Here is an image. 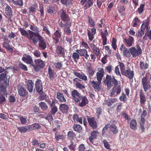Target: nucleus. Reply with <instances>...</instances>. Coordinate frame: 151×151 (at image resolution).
Listing matches in <instances>:
<instances>
[{
  "mask_svg": "<svg viewBox=\"0 0 151 151\" xmlns=\"http://www.w3.org/2000/svg\"><path fill=\"white\" fill-rule=\"evenodd\" d=\"M58 17L62 21L59 23V26L62 28L64 27L63 32L66 35H69L71 33L70 27L71 26V20L69 14L63 9L60 10L58 14Z\"/></svg>",
  "mask_w": 151,
  "mask_h": 151,
  "instance_id": "obj_1",
  "label": "nucleus"
},
{
  "mask_svg": "<svg viewBox=\"0 0 151 151\" xmlns=\"http://www.w3.org/2000/svg\"><path fill=\"white\" fill-rule=\"evenodd\" d=\"M7 72L5 71L0 74V91L3 92L5 95L7 94L6 90L9 85V81H7Z\"/></svg>",
  "mask_w": 151,
  "mask_h": 151,
  "instance_id": "obj_2",
  "label": "nucleus"
},
{
  "mask_svg": "<svg viewBox=\"0 0 151 151\" xmlns=\"http://www.w3.org/2000/svg\"><path fill=\"white\" fill-rule=\"evenodd\" d=\"M33 31L35 32H33L30 30L29 31V38L32 40L33 43L35 44L37 42V40L36 39V38L37 37V35H40L39 33L40 31L38 28L35 26L34 27Z\"/></svg>",
  "mask_w": 151,
  "mask_h": 151,
  "instance_id": "obj_3",
  "label": "nucleus"
},
{
  "mask_svg": "<svg viewBox=\"0 0 151 151\" xmlns=\"http://www.w3.org/2000/svg\"><path fill=\"white\" fill-rule=\"evenodd\" d=\"M34 61L35 65L33 64L32 66L33 67L35 70L36 72H38L41 68H43L45 66V62L41 59H35Z\"/></svg>",
  "mask_w": 151,
  "mask_h": 151,
  "instance_id": "obj_4",
  "label": "nucleus"
},
{
  "mask_svg": "<svg viewBox=\"0 0 151 151\" xmlns=\"http://www.w3.org/2000/svg\"><path fill=\"white\" fill-rule=\"evenodd\" d=\"M71 96L73 99L76 103L81 101V99L83 96L77 90L74 89L71 92Z\"/></svg>",
  "mask_w": 151,
  "mask_h": 151,
  "instance_id": "obj_5",
  "label": "nucleus"
},
{
  "mask_svg": "<svg viewBox=\"0 0 151 151\" xmlns=\"http://www.w3.org/2000/svg\"><path fill=\"white\" fill-rule=\"evenodd\" d=\"M71 96L73 99L76 103L81 101V99L83 96L77 90L74 89L71 92Z\"/></svg>",
  "mask_w": 151,
  "mask_h": 151,
  "instance_id": "obj_6",
  "label": "nucleus"
},
{
  "mask_svg": "<svg viewBox=\"0 0 151 151\" xmlns=\"http://www.w3.org/2000/svg\"><path fill=\"white\" fill-rule=\"evenodd\" d=\"M38 40H39L38 46L40 49L43 50L45 49L47 47V43L44 38L40 35H37Z\"/></svg>",
  "mask_w": 151,
  "mask_h": 151,
  "instance_id": "obj_7",
  "label": "nucleus"
},
{
  "mask_svg": "<svg viewBox=\"0 0 151 151\" xmlns=\"http://www.w3.org/2000/svg\"><path fill=\"white\" fill-rule=\"evenodd\" d=\"M142 83L143 85L144 91L146 92L151 88V83L150 81H148L146 77H144L142 79Z\"/></svg>",
  "mask_w": 151,
  "mask_h": 151,
  "instance_id": "obj_8",
  "label": "nucleus"
},
{
  "mask_svg": "<svg viewBox=\"0 0 151 151\" xmlns=\"http://www.w3.org/2000/svg\"><path fill=\"white\" fill-rule=\"evenodd\" d=\"M35 88L36 91L39 93L41 94L43 93V86L42 83L39 79H37L35 83Z\"/></svg>",
  "mask_w": 151,
  "mask_h": 151,
  "instance_id": "obj_9",
  "label": "nucleus"
},
{
  "mask_svg": "<svg viewBox=\"0 0 151 151\" xmlns=\"http://www.w3.org/2000/svg\"><path fill=\"white\" fill-rule=\"evenodd\" d=\"M88 121L89 125L93 129H96L98 127V124L95 118L94 117H90L87 116Z\"/></svg>",
  "mask_w": 151,
  "mask_h": 151,
  "instance_id": "obj_10",
  "label": "nucleus"
},
{
  "mask_svg": "<svg viewBox=\"0 0 151 151\" xmlns=\"http://www.w3.org/2000/svg\"><path fill=\"white\" fill-rule=\"evenodd\" d=\"M122 90V88L120 85L114 86L112 88L110 95L111 97L114 96L116 93L117 95L120 94Z\"/></svg>",
  "mask_w": 151,
  "mask_h": 151,
  "instance_id": "obj_11",
  "label": "nucleus"
},
{
  "mask_svg": "<svg viewBox=\"0 0 151 151\" xmlns=\"http://www.w3.org/2000/svg\"><path fill=\"white\" fill-rule=\"evenodd\" d=\"M76 52L79 53L80 56L84 57L86 60H90L89 55L88 54V51L86 49H82L80 50H77Z\"/></svg>",
  "mask_w": 151,
  "mask_h": 151,
  "instance_id": "obj_12",
  "label": "nucleus"
},
{
  "mask_svg": "<svg viewBox=\"0 0 151 151\" xmlns=\"http://www.w3.org/2000/svg\"><path fill=\"white\" fill-rule=\"evenodd\" d=\"M5 13L8 17V19L12 22V10L10 6L7 5L5 8Z\"/></svg>",
  "mask_w": 151,
  "mask_h": 151,
  "instance_id": "obj_13",
  "label": "nucleus"
},
{
  "mask_svg": "<svg viewBox=\"0 0 151 151\" xmlns=\"http://www.w3.org/2000/svg\"><path fill=\"white\" fill-rule=\"evenodd\" d=\"M122 75L128 77L129 79L131 80L133 78L134 73L133 70H132L128 68L125 70Z\"/></svg>",
  "mask_w": 151,
  "mask_h": 151,
  "instance_id": "obj_14",
  "label": "nucleus"
},
{
  "mask_svg": "<svg viewBox=\"0 0 151 151\" xmlns=\"http://www.w3.org/2000/svg\"><path fill=\"white\" fill-rule=\"evenodd\" d=\"M123 40L126 45L129 47L132 46L134 41V37L130 36L127 38H123Z\"/></svg>",
  "mask_w": 151,
  "mask_h": 151,
  "instance_id": "obj_15",
  "label": "nucleus"
},
{
  "mask_svg": "<svg viewBox=\"0 0 151 151\" xmlns=\"http://www.w3.org/2000/svg\"><path fill=\"white\" fill-rule=\"evenodd\" d=\"M129 50L132 57L134 58L139 56L142 53V52L139 51L138 50H137L134 47H132L129 48Z\"/></svg>",
  "mask_w": 151,
  "mask_h": 151,
  "instance_id": "obj_16",
  "label": "nucleus"
},
{
  "mask_svg": "<svg viewBox=\"0 0 151 151\" xmlns=\"http://www.w3.org/2000/svg\"><path fill=\"white\" fill-rule=\"evenodd\" d=\"M22 60L27 64L31 65L32 66L33 64V60L32 57L29 55L25 54V56H23L22 59Z\"/></svg>",
  "mask_w": 151,
  "mask_h": 151,
  "instance_id": "obj_17",
  "label": "nucleus"
},
{
  "mask_svg": "<svg viewBox=\"0 0 151 151\" xmlns=\"http://www.w3.org/2000/svg\"><path fill=\"white\" fill-rule=\"evenodd\" d=\"M25 86L26 88L30 93H31L33 91L34 83L31 80H29L25 82Z\"/></svg>",
  "mask_w": 151,
  "mask_h": 151,
  "instance_id": "obj_18",
  "label": "nucleus"
},
{
  "mask_svg": "<svg viewBox=\"0 0 151 151\" xmlns=\"http://www.w3.org/2000/svg\"><path fill=\"white\" fill-rule=\"evenodd\" d=\"M98 71V72L96 73V74L97 80L98 81L101 82L105 72L103 69L102 68L99 69Z\"/></svg>",
  "mask_w": 151,
  "mask_h": 151,
  "instance_id": "obj_19",
  "label": "nucleus"
},
{
  "mask_svg": "<svg viewBox=\"0 0 151 151\" xmlns=\"http://www.w3.org/2000/svg\"><path fill=\"white\" fill-rule=\"evenodd\" d=\"M18 87V92L20 96H26L28 95V92L22 86L19 85Z\"/></svg>",
  "mask_w": 151,
  "mask_h": 151,
  "instance_id": "obj_20",
  "label": "nucleus"
},
{
  "mask_svg": "<svg viewBox=\"0 0 151 151\" xmlns=\"http://www.w3.org/2000/svg\"><path fill=\"white\" fill-rule=\"evenodd\" d=\"M91 84L93 88L97 91H99L100 90L101 87V82L98 81L97 82L93 81L91 82Z\"/></svg>",
  "mask_w": 151,
  "mask_h": 151,
  "instance_id": "obj_21",
  "label": "nucleus"
},
{
  "mask_svg": "<svg viewBox=\"0 0 151 151\" xmlns=\"http://www.w3.org/2000/svg\"><path fill=\"white\" fill-rule=\"evenodd\" d=\"M139 96L141 104H144L146 101V98L143 91L142 89L140 91Z\"/></svg>",
  "mask_w": 151,
  "mask_h": 151,
  "instance_id": "obj_22",
  "label": "nucleus"
},
{
  "mask_svg": "<svg viewBox=\"0 0 151 151\" xmlns=\"http://www.w3.org/2000/svg\"><path fill=\"white\" fill-rule=\"evenodd\" d=\"M90 45L93 51L92 53H93L97 56L99 55L100 53V51L99 47H97L93 43L91 44Z\"/></svg>",
  "mask_w": 151,
  "mask_h": 151,
  "instance_id": "obj_23",
  "label": "nucleus"
},
{
  "mask_svg": "<svg viewBox=\"0 0 151 151\" xmlns=\"http://www.w3.org/2000/svg\"><path fill=\"white\" fill-rule=\"evenodd\" d=\"M112 79V78L111 76L107 75L106 79L104 81V83L106 84L108 88L109 89L112 86V84L111 83Z\"/></svg>",
  "mask_w": 151,
  "mask_h": 151,
  "instance_id": "obj_24",
  "label": "nucleus"
},
{
  "mask_svg": "<svg viewBox=\"0 0 151 151\" xmlns=\"http://www.w3.org/2000/svg\"><path fill=\"white\" fill-rule=\"evenodd\" d=\"M56 52L57 54L63 57H64L65 55L64 49L62 47L59 46H57Z\"/></svg>",
  "mask_w": 151,
  "mask_h": 151,
  "instance_id": "obj_25",
  "label": "nucleus"
},
{
  "mask_svg": "<svg viewBox=\"0 0 151 151\" xmlns=\"http://www.w3.org/2000/svg\"><path fill=\"white\" fill-rule=\"evenodd\" d=\"M60 110L63 113L66 114L68 111L69 108L68 106L65 104H60L59 106Z\"/></svg>",
  "mask_w": 151,
  "mask_h": 151,
  "instance_id": "obj_26",
  "label": "nucleus"
},
{
  "mask_svg": "<svg viewBox=\"0 0 151 151\" xmlns=\"http://www.w3.org/2000/svg\"><path fill=\"white\" fill-rule=\"evenodd\" d=\"M78 103L79 106L81 107H83L88 103V100L86 96H83L81 98V101Z\"/></svg>",
  "mask_w": 151,
  "mask_h": 151,
  "instance_id": "obj_27",
  "label": "nucleus"
},
{
  "mask_svg": "<svg viewBox=\"0 0 151 151\" xmlns=\"http://www.w3.org/2000/svg\"><path fill=\"white\" fill-rule=\"evenodd\" d=\"M73 73L75 76L82 80L85 81L87 80V77L83 73H80L78 72L73 71Z\"/></svg>",
  "mask_w": 151,
  "mask_h": 151,
  "instance_id": "obj_28",
  "label": "nucleus"
},
{
  "mask_svg": "<svg viewBox=\"0 0 151 151\" xmlns=\"http://www.w3.org/2000/svg\"><path fill=\"white\" fill-rule=\"evenodd\" d=\"M56 98L60 102H65L66 101V99L63 94L59 92H57Z\"/></svg>",
  "mask_w": 151,
  "mask_h": 151,
  "instance_id": "obj_29",
  "label": "nucleus"
},
{
  "mask_svg": "<svg viewBox=\"0 0 151 151\" xmlns=\"http://www.w3.org/2000/svg\"><path fill=\"white\" fill-rule=\"evenodd\" d=\"M99 134V133L98 131H92L91 133V136L89 137V139L90 142L92 143L93 139L96 138L97 136Z\"/></svg>",
  "mask_w": 151,
  "mask_h": 151,
  "instance_id": "obj_30",
  "label": "nucleus"
},
{
  "mask_svg": "<svg viewBox=\"0 0 151 151\" xmlns=\"http://www.w3.org/2000/svg\"><path fill=\"white\" fill-rule=\"evenodd\" d=\"M17 129L19 132L22 133H25L30 131L29 125L19 127L17 128Z\"/></svg>",
  "mask_w": 151,
  "mask_h": 151,
  "instance_id": "obj_31",
  "label": "nucleus"
},
{
  "mask_svg": "<svg viewBox=\"0 0 151 151\" xmlns=\"http://www.w3.org/2000/svg\"><path fill=\"white\" fill-rule=\"evenodd\" d=\"M55 138L57 141L63 140L64 138V135L59 132L56 131L55 134Z\"/></svg>",
  "mask_w": 151,
  "mask_h": 151,
  "instance_id": "obj_32",
  "label": "nucleus"
},
{
  "mask_svg": "<svg viewBox=\"0 0 151 151\" xmlns=\"http://www.w3.org/2000/svg\"><path fill=\"white\" fill-rule=\"evenodd\" d=\"M48 74L49 79L52 80L55 78V75L56 74V73L50 67H49L48 68Z\"/></svg>",
  "mask_w": 151,
  "mask_h": 151,
  "instance_id": "obj_33",
  "label": "nucleus"
},
{
  "mask_svg": "<svg viewBox=\"0 0 151 151\" xmlns=\"http://www.w3.org/2000/svg\"><path fill=\"white\" fill-rule=\"evenodd\" d=\"M73 119L75 122H78L81 124L83 123V117H79L78 114H74L73 116Z\"/></svg>",
  "mask_w": 151,
  "mask_h": 151,
  "instance_id": "obj_34",
  "label": "nucleus"
},
{
  "mask_svg": "<svg viewBox=\"0 0 151 151\" xmlns=\"http://www.w3.org/2000/svg\"><path fill=\"white\" fill-rule=\"evenodd\" d=\"M47 12L49 14H54L57 12V10L54 6H49L47 9Z\"/></svg>",
  "mask_w": 151,
  "mask_h": 151,
  "instance_id": "obj_35",
  "label": "nucleus"
},
{
  "mask_svg": "<svg viewBox=\"0 0 151 151\" xmlns=\"http://www.w3.org/2000/svg\"><path fill=\"white\" fill-rule=\"evenodd\" d=\"M116 101L117 99L116 98L109 99H108L105 101L104 104L108 106H110L113 103H114Z\"/></svg>",
  "mask_w": 151,
  "mask_h": 151,
  "instance_id": "obj_36",
  "label": "nucleus"
},
{
  "mask_svg": "<svg viewBox=\"0 0 151 151\" xmlns=\"http://www.w3.org/2000/svg\"><path fill=\"white\" fill-rule=\"evenodd\" d=\"M29 127L30 131L33 130L38 129L41 128L40 125L37 123L31 125H29Z\"/></svg>",
  "mask_w": 151,
  "mask_h": 151,
  "instance_id": "obj_37",
  "label": "nucleus"
},
{
  "mask_svg": "<svg viewBox=\"0 0 151 151\" xmlns=\"http://www.w3.org/2000/svg\"><path fill=\"white\" fill-rule=\"evenodd\" d=\"M2 46L6 49L10 51L11 52H13V49L12 47L7 43L4 42L2 44Z\"/></svg>",
  "mask_w": 151,
  "mask_h": 151,
  "instance_id": "obj_38",
  "label": "nucleus"
},
{
  "mask_svg": "<svg viewBox=\"0 0 151 151\" xmlns=\"http://www.w3.org/2000/svg\"><path fill=\"white\" fill-rule=\"evenodd\" d=\"M140 21L137 17H135L133 19L132 24V26L133 27H135L138 26V24L140 22Z\"/></svg>",
  "mask_w": 151,
  "mask_h": 151,
  "instance_id": "obj_39",
  "label": "nucleus"
},
{
  "mask_svg": "<svg viewBox=\"0 0 151 151\" xmlns=\"http://www.w3.org/2000/svg\"><path fill=\"white\" fill-rule=\"evenodd\" d=\"M109 128L113 134H116L118 133V131L116 126L114 124H110Z\"/></svg>",
  "mask_w": 151,
  "mask_h": 151,
  "instance_id": "obj_40",
  "label": "nucleus"
},
{
  "mask_svg": "<svg viewBox=\"0 0 151 151\" xmlns=\"http://www.w3.org/2000/svg\"><path fill=\"white\" fill-rule=\"evenodd\" d=\"M149 24V23L147 20H144L143 22L140 29L144 31L146 29L147 30H148Z\"/></svg>",
  "mask_w": 151,
  "mask_h": 151,
  "instance_id": "obj_41",
  "label": "nucleus"
},
{
  "mask_svg": "<svg viewBox=\"0 0 151 151\" xmlns=\"http://www.w3.org/2000/svg\"><path fill=\"white\" fill-rule=\"evenodd\" d=\"M12 2L13 4L19 7L22 6L23 5V2L22 0H13Z\"/></svg>",
  "mask_w": 151,
  "mask_h": 151,
  "instance_id": "obj_42",
  "label": "nucleus"
},
{
  "mask_svg": "<svg viewBox=\"0 0 151 151\" xmlns=\"http://www.w3.org/2000/svg\"><path fill=\"white\" fill-rule=\"evenodd\" d=\"M73 128L75 131L78 133L80 132L82 129L81 126L78 124H74L73 126Z\"/></svg>",
  "mask_w": 151,
  "mask_h": 151,
  "instance_id": "obj_43",
  "label": "nucleus"
},
{
  "mask_svg": "<svg viewBox=\"0 0 151 151\" xmlns=\"http://www.w3.org/2000/svg\"><path fill=\"white\" fill-rule=\"evenodd\" d=\"M148 64L145 62L140 61L139 64V66L140 68L142 70H145L148 68Z\"/></svg>",
  "mask_w": 151,
  "mask_h": 151,
  "instance_id": "obj_44",
  "label": "nucleus"
},
{
  "mask_svg": "<svg viewBox=\"0 0 151 151\" xmlns=\"http://www.w3.org/2000/svg\"><path fill=\"white\" fill-rule=\"evenodd\" d=\"M19 30L20 32L22 35L28 37L29 36V34L23 28L20 27L19 28Z\"/></svg>",
  "mask_w": 151,
  "mask_h": 151,
  "instance_id": "obj_45",
  "label": "nucleus"
},
{
  "mask_svg": "<svg viewBox=\"0 0 151 151\" xmlns=\"http://www.w3.org/2000/svg\"><path fill=\"white\" fill-rule=\"evenodd\" d=\"M137 122L136 120L132 119L130 122V127L133 130H135L137 126Z\"/></svg>",
  "mask_w": 151,
  "mask_h": 151,
  "instance_id": "obj_46",
  "label": "nucleus"
},
{
  "mask_svg": "<svg viewBox=\"0 0 151 151\" xmlns=\"http://www.w3.org/2000/svg\"><path fill=\"white\" fill-rule=\"evenodd\" d=\"M84 6V9L86 10L92 6L93 4V0H88Z\"/></svg>",
  "mask_w": 151,
  "mask_h": 151,
  "instance_id": "obj_47",
  "label": "nucleus"
},
{
  "mask_svg": "<svg viewBox=\"0 0 151 151\" xmlns=\"http://www.w3.org/2000/svg\"><path fill=\"white\" fill-rule=\"evenodd\" d=\"M80 55L79 53L77 52L73 53L72 57L75 62L77 63L78 62V60L80 59Z\"/></svg>",
  "mask_w": 151,
  "mask_h": 151,
  "instance_id": "obj_48",
  "label": "nucleus"
},
{
  "mask_svg": "<svg viewBox=\"0 0 151 151\" xmlns=\"http://www.w3.org/2000/svg\"><path fill=\"white\" fill-rule=\"evenodd\" d=\"M145 6V4H141L140 5L139 7L138 8L137 11L139 14L141 15L143 14L145 10L144 8Z\"/></svg>",
  "mask_w": 151,
  "mask_h": 151,
  "instance_id": "obj_49",
  "label": "nucleus"
},
{
  "mask_svg": "<svg viewBox=\"0 0 151 151\" xmlns=\"http://www.w3.org/2000/svg\"><path fill=\"white\" fill-rule=\"evenodd\" d=\"M96 115L98 119H99L100 116L102 113V110L101 107H99L96 108Z\"/></svg>",
  "mask_w": 151,
  "mask_h": 151,
  "instance_id": "obj_50",
  "label": "nucleus"
},
{
  "mask_svg": "<svg viewBox=\"0 0 151 151\" xmlns=\"http://www.w3.org/2000/svg\"><path fill=\"white\" fill-rule=\"evenodd\" d=\"M76 134L72 131H69L67 134L68 138L70 139H72L75 137Z\"/></svg>",
  "mask_w": 151,
  "mask_h": 151,
  "instance_id": "obj_51",
  "label": "nucleus"
},
{
  "mask_svg": "<svg viewBox=\"0 0 151 151\" xmlns=\"http://www.w3.org/2000/svg\"><path fill=\"white\" fill-rule=\"evenodd\" d=\"M131 54L128 48L123 52V56L127 58H130L131 56Z\"/></svg>",
  "mask_w": 151,
  "mask_h": 151,
  "instance_id": "obj_52",
  "label": "nucleus"
},
{
  "mask_svg": "<svg viewBox=\"0 0 151 151\" xmlns=\"http://www.w3.org/2000/svg\"><path fill=\"white\" fill-rule=\"evenodd\" d=\"M39 106L40 107L41 109L43 110H46L48 108V106L46 103L43 102H40L39 104Z\"/></svg>",
  "mask_w": 151,
  "mask_h": 151,
  "instance_id": "obj_53",
  "label": "nucleus"
},
{
  "mask_svg": "<svg viewBox=\"0 0 151 151\" xmlns=\"http://www.w3.org/2000/svg\"><path fill=\"white\" fill-rule=\"evenodd\" d=\"M54 65L55 68L59 70H60L63 67V64L62 62L55 63L54 64Z\"/></svg>",
  "mask_w": 151,
  "mask_h": 151,
  "instance_id": "obj_54",
  "label": "nucleus"
},
{
  "mask_svg": "<svg viewBox=\"0 0 151 151\" xmlns=\"http://www.w3.org/2000/svg\"><path fill=\"white\" fill-rule=\"evenodd\" d=\"M119 66L120 68V71L121 74L124 72L125 70V66L124 65V63L121 62H119Z\"/></svg>",
  "mask_w": 151,
  "mask_h": 151,
  "instance_id": "obj_55",
  "label": "nucleus"
},
{
  "mask_svg": "<svg viewBox=\"0 0 151 151\" xmlns=\"http://www.w3.org/2000/svg\"><path fill=\"white\" fill-rule=\"evenodd\" d=\"M88 22L90 26H91L92 27H94L95 26V23L93 21L92 18L91 17L88 16Z\"/></svg>",
  "mask_w": 151,
  "mask_h": 151,
  "instance_id": "obj_56",
  "label": "nucleus"
},
{
  "mask_svg": "<svg viewBox=\"0 0 151 151\" xmlns=\"http://www.w3.org/2000/svg\"><path fill=\"white\" fill-rule=\"evenodd\" d=\"M51 108V109L50 111L51 114L52 115H54L58 111V109L55 105H54Z\"/></svg>",
  "mask_w": 151,
  "mask_h": 151,
  "instance_id": "obj_57",
  "label": "nucleus"
},
{
  "mask_svg": "<svg viewBox=\"0 0 151 151\" xmlns=\"http://www.w3.org/2000/svg\"><path fill=\"white\" fill-rule=\"evenodd\" d=\"M42 30L45 32V33L47 35H48L49 37H50L51 35L50 32L47 26H43Z\"/></svg>",
  "mask_w": 151,
  "mask_h": 151,
  "instance_id": "obj_58",
  "label": "nucleus"
},
{
  "mask_svg": "<svg viewBox=\"0 0 151 151\" xmlns=\"http://www.w3.org/2000/svg\"><path fill=\"white\" fill-rule=\"evenodd\" d=\"M87 34L89 40L92 41L94 38V35H95L93 34V33L89 30H88Z\"/></svg>",
  "mask_w": 151,
  "mask_h": 151,
  "instance_id": "obj_59",
  "label": "nucleus"
},
{
  "mask_svg": "<svg viewBox=\"0 0 151 151\" xmlns=\"http://www.w3.org/2000/svg\"><path fill=\"white\" fill-rule=\"evenodd\" d=\"M62 4L65 5L67 8H69V5L70 4V0H60Z\"/></svg>",
  "mask_w": 151,
  "mask_h": 151,
  "instance_id": "obj_60",
  "label": "nucleus"
},
{
  "mask_svg": "<svg viewBox=\"0 0 151 151\" xmlns=\"http://www.w3.org/2000/svg\"><path fill=\"white\" fill-rule=\"evenodd\" d=\"M119 99L121 101L123 102H125L127 100L126 95L124 93H122V95L119 98Z\"/></svg>",
  "mask_w": 151,
  "mask_h": 151,
  "instance_id": "obj_61",
  "label": "nucleus"
},
{
  "mask_svg": "<svg viewBox=\"0 0 151 151\" xmlns=\"http://www.w3.org/2000/svg\"><path fill=\"white\" fill-rule=\"evenodd\" d=\"M117 40L115 38H113L112 40L111 46L112 48L115 50H116L117 48V45L116 44Z\"/></svg>",
  "mask_w": 151,
  "mask_h": 151,
  "instance_id": "obj_62",
  "label": "nucleus"
},
{
  "mask_svg": "<svg viewBox=\"0 0 151 151\" xmlns=\"http://www.w3.org/2000/svg\"><path fill=\"white\" fill-rule=\"evenodd\" d=\"M71 143L69 145L68 147L71 151H75L76 145L72 141H71Z\"/></svg>",
  "mask_w": 151,
  "mask_h": 151,
  "instance_id": "obj_63",
  "label": "nucleus"
},
{
  "mask_svg": "<svg viewBox=\"0 0 151 151\" xmlns=\"http://www.w3.org/2000/svg\"><path fill=\"white\" fill-rule=\"evenodd\" d=\"M88 72L90 76L92 77L94 74V71L92 67H89L88 68Z\"/></svg>",
  "mask_w": 151,
  "mask_h": 151,
  "instance_id": "obj_64",
  "label": "nucleus"
}]
</instances>
